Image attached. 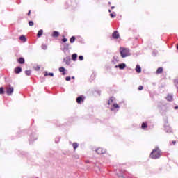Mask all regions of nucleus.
Listing matches in <instances>:
<instances>
[{"label": "nucleus", "mask_w": 178, "mask_h": 178, "mask_svg": "<svg viewBox=\"0 0 178 178\" xmlns=\"http://www.w3.org/2000/svg\"><path fill=\"white\" fill-rule=\"evenodd\" d=\"M161 149H159V147H156L154 149L152 150V152L150 154V158L152 159H158L161 158Z\"/></svg>", "instance_id": "f257e3e1"}, {"label": "nucleus", "mask_w": 178, "mask_h": 178, "mask_svg": "<svg viewBox=\"0 0 178 178\" xmlns=\"http://www.w3.org/2000/svg\"><path fill=\"white\" fill-rule=\"evenodd\" d=\"M120 54L122 58H127V56H130L131 54H130V49L127 48H120Z\"/></svg>", "instance_id": "f03ea898"}, {"label": "nucleus", "mask_w": 178, "mask_h": 178, "mask_svg": "<svg viewBox=\"0 0 178 178\" xmlns=\"http://www.w3.org/2000/svg\"><path fill=\"white\" fill-rule=\"evenodd\" d=\"M6 93L8 95H12V94H13V87H7Z\"/></svg>", "instance_id": "7ed1b4c3"}, {"label": "nucleus", "mask_w": 178, "mask_h": 178, "mask_svg": "<svg viewBox=\"0 0 178 178\" xmlns=\"http://www.w3.org/2000/svg\"><path fill=\"white\" fill-rule=\"evenodd\" d=\"M96 152L99 154H105V152H106V150L102 148H98L97 149H96Z\"/></svg>", "instance_id": "20e7f679"}, {"label": "nucleus", "mask_w": 178, "mask_h": 178, "mask_svg": "<svg viewBox=\"0 0 178 178\" xmlns=\"http://www.w3.org/2000/svg\"><path fill=\"white\" fill-rule=\"evenodd\" d=\"M115 69H118V67H119V69L123 70L126 67V64L121 63V64H119L118 65H115Z\"/></svg>", "instance_id": "39448f33"}, {"label": "nucleus", "mask_w": 178, "mask_h": 178, "mask_svg": "<svg viewBox=\"0 0 178 178\" xmlns=\"http://www.w3.org/2000/svg\"><path fill=\"white\" fill-rule=\"evenodd\" d=\"M112 35L113 38H114L115 40H118V38H119V32H118V31H115Z\"/></svg>", "instance_id": "423d86ee"}, {"label": "nucleus", "mask_w": 178, "mask_h": 178, "mask_svg": "<svg viewBox=\"0 0 178 178\" xmlns=\"http://www.w3.org/2000/svg\"><path fill=\"white\" fill-rule=\"evenodd\" d=\"M84 99H83V96H79L76 98V102L77 104H81V102H83Z\"/></svg>", "instance_id": "0eeeda50"}, {"label": "nucleus", "mask_w": 178, "mask_h": 178, "mask_svg": "<svg viewBox=\"0 0 178 178\" xmlns=\"http://www.w3.org/2000/svg\"><path fill=\"white\" fill-rule=\"evenodd\" d=\"M63 62H65L66 65H70V58L66 57L63 59Z\"/></svg>", "instance_id": "6e6552de"}, {"label": "nucleus", "mask_w": 178, "mask_h": 178, "mask_svg": "<svg viewBox=\"0 0 178 178\" xmlns=\"http://www.w3.org/2000/svg\"><path fill=\"white\" fill-rule=\"evenodd\" d=\"M59 72H60V73H63V76H65V74H66V69H65L63 67H60L59 68Z\"/></svg>", "instance_id": "1a4fd4ad"}, {"label": "nucleus", "mask_w": 178, "mask_h": 178, "mask_svg": "<svg viewBox=\"0 0 178 178\" xmlns=\"http://www.w3.org/2000/svg\"><path fill=\"white\" fill-rule=\"evenodd\" d=\"M15 72L16 73V74H19V73H22V68L20 67H17L15 69Z\"/></svg>", "instance_id": "9d476101"}, {"label": "nucleus", "mask_w": 178, "mask_h": 178, "mask_svg": "<svg viewBox=\"0 0 178 178\" xmlns=\"http://www.w3.org/2000/svg\"><path fill=\"white\" fill-rule=\"evenodd\" d=\"M119 61V57H118V56H113V60H112L113 63H114V65H116V62Z\"/></svg>", "instance_id": "9b49d317"}, {"label": "nucleus", "mask_w": 178, "mask_h": 178, "mask_svg": "<svg viewBox=\"0 0 178 178\" xmlns=\"http://www.w3.org/2000/svg\"><path fill=\"white\" fill-rule=\"evenodd\" d=\"M17 62L20 63V65H24V58L20 57L18 60Z\"/></svg>", "instance_id": "f8f14e48"}, {"label": "nucleus", "mask_w": 178, "mask_h": 178, "mask_svg": "<svg viewBox=\"0 0 178 178\" xmlns=\"http://www.w3.org/2000/svg\"><path fill=\"white\" fill-rule=\"evenodd\" d=\"M165 131H166V133H172V128H170V127L169 126H165Z\"/></svg>", "instance_id": "ddd939ff"}, {"label": "nucleus", "mask_w": 178, "mask_h": 178, "mask_svg": "<svg viewBox=\"0 0 178 178\" xmlns=\"http://www.w3.org/2000/svg\"><path fill=\"white\" fill-rule=\"evenodd\" d=\"M114 102H115V97H111L110 98V99L108 100V105H112V104H113Z\"/></svg>", "instance_id": "4468645a"}, {"label": "nucleus", "mask_w": 178, "mask_h": 178, "mask_svg": "<svg viewBox=\"0 0 178 178\" xmlns=\"http://www.w3.org/2000/svg\"><path fill=\"white\" fill-rule=\"evenodd\" d=\"M44 33V31L42 29H40V31H38V34H37V37L38 38H40V37H41V35H42V34Z\"/></svg>", "instance_id": "2eb2a0df"}, {"label": "nucleus", "mask_w": 178, "mask_h": 178, "mask_svg": "<svg viewBox=\"0 0 178 178\" xmlns=\"http://www.w3.org/2000/svg\"><path fill=\"white\" fill-rule=\"evenodd\" d=\"M163 72V68L162 67H159V68L157 69L156 73L157 74H159L162 73Z\"/></svg>", "instance_id": "dca6fc26"}, {"label": "nucleus", "mask_w": 178, "mask_h": 178, "mask_svg": "<svg viewBox=\"0 0 178 178\" xmlns=\"http://www.w3.org/2000/svg\"><path fill=\"white\" fill-rule=\"evenodd\" d=\"M19 40L23 42H26L27 41V39H26V36L23 35L19 37Z\"/></svg>", "instance_id": "f3484780"}, {"label": "nucleus", "mask_w": 178, "mask_h": 178, "mask_svg": "<svg viewBox=\"0 0 178 178\" xmlns=\"http://www.w3.org/2000/svg\"><path fill=\"white\" fill-rule=\"evenodd\" d=\"M136 72L137 73H141V67H140L139 65H136Z\"/></svg>", "instance_id": "a211bd4d"}, {"label": "nucleus", "mask_w": 178, "mask_h": 178, "mask_svg": "<svg viewBox=\"0 0 178 178\" xmlns=\"http://www.w3.org/2000/svg\"><path fill=\"white\" fill-rule=\"evenodd\" d=\"M52 37H55V38L59 37V32L56 31H54L53 32Z\"/></svg>", "instance_id": "6ab92c4d"}, {"label": "nucleus", "mask_w": 178, "mask_h": 178, "mask_svg": "<svg viewBox=\"0 0 178 178\" xmlns=\"http://www.w3.org/2000/svg\"><path fill=\"white\" fill-rule=\"evenodd\" d=\"M167 101H172L173 99V96L168 95L166 97Z\"/></svg>", "instance_id": "aec40b11"}, {"label": "nucleus", "mask_w": 178, "mask_h": 178, "mask_svg": "<svg viewBox=\"0 0 178 178\" xmlns=\"http://www.w3.org/2000/svg\"><path fill=\"white\" fill-rule=\"evenodd\" d=\"M72 146H73L74 149L76 150L79 147V144H77V143H74Z\"/></svg>", "instance_id": "412c9836"}, {"label": "nucleus", "mask_w": 178, "mask_h": 178, "mask_svg": "<svg viewBox=\"0 0 178 178\" xmlns=\"http://www.w3.org/2000/svg\"><path fill=\"white\" fill-rule=\"evenodd\" d=\"M70 41L71 42V44H73V42H74V41H76V37L72 36L70 39Z\"/></svg>", "instance_id": "4be33fe9"}, {"label": "nucleus", "mask_w": 178, "mask_h": 178, "mask_svg": "<svg viewBox=\"0 0 178 178\" xmlns=\"http://www.w3.org/2000/svg\"><path fill=\"white\" fill-rule=\"evenodd\" d=\"M72 58V60H76L77 59V54H73Z\"/></svg>", "instance_id": "5701e85b"}, {"label": "nucleus", "mask_w": 178, "mask_h": 178, "mask_svg": "<svg viewBox=\"0 0 178 178\" xmlns=\"http://www.w3.org/2000/svg\"><path fill=\"white\" fill-rule=\"evenodd\" d=\"M44 76H51V77H54V73H52V72H49V73L45 72Z\"/></svg>", "instance_id": "b1692460"}, {"label": "nucleus", "mask_w": 178, "mask_h": 178, "mask_svg": "<svg viewBox=\"0 0 178 178\" xmlns=\"http://www.w3.org/2000/svg\"><path fill=\"white\" fill-rule=\"evenodd\" d=\"M142 129H147L148 127V125L146 122H143L141 126Z\"/></svg>", "instance_id": "393cba45"}, {"label": "nucleus", "mask_w": 178, "mask_h": 178, "mask_svg": "<svg viewBox=\"0 0 178 178\" xmlns=\"http://www.w3.org/2000/svg\"><path fill=\"white\" fill-rule=\"evenodd\" d=\"M41 48L42 49H44V51H45L47 49L48 46H47V44H42Z\"/></svg>", "instance_id": "a878e982"}, {"label": "nucleus", "mask_w": 178, "mask_h": 178, "mask_svg": "<svg viewBox=\"0 0 178 178\" xmlns=\"http://www.w3.org/2000/svg\"><path fill=\"white\" fill-rule=\"evenodd\" d=\"M25 74H26V76H30V74H31V70H26Z\"/></svg>", "instance_id": "bb28decb"}, {"label": "nucleus", "mask_w": 178, "mask_h": 178, "mask_svg": "<svg viewBox=\"0 0 178 178\" xmlns=\"http://www.w3.org/2000/svg\"><path fill=\"white\" fill-rule=\"evenodd\" d=\"M113 108H115V109H118V108H120L119 104H116V103L113 104Z\"/></svg>", "instance_id": "cd10ccee"}, {"label": "nucleus", "mask_w": 178, "mask_h": 178, "mask_svg": "<svg viewBox=\"0 0 178 178\" xmlns=\"http://www.w3.org/2000/svg\"><path fill=\"white\" fill-rule=\"evenodd\" d=\"M64 49H66V50L69 49V44L67 43L64 44Z\"/></svg>", "instance_id": "c85d7f7f"}, {"label": "nucleus", "mask_w": 178, "mask_h": 178, "mask_svg": "<svg viewBox=\"0 0 178 178\" xmlns=\"http://www.w3.org/2000/svg\"><path fill=\"white\" fill-rule=\"evenodd\" d=\"M0 94H5V90H3V87L0 88Z\"/></svg>", "instance_id": "c756f323"}, {"label": "nucleus", "mask_w": 178, "mask_h": 178, "mask_svg": "<svg viewBox=\"0 0 178 178\" xmlns=\"http://www.w3.org/2000/svg\"><path fill=\"white\" fill-rule=\"evenodd\" d=\"M29 25L31 26H34V22L33 21H29Z\"/></svg>", "instance_id": "7c9ffc66"}, {"label": "nucleus", "mask_w": 178, "mask_h": 178, "mask_svg": "<svg viewBox=\"0 0 178 178\" xmlns=\"http://www.w3.org/2000/svg\"><path fill=\"white\" fill-rule=\"evenodd\" d=\"M79 60H84V56H79Z\"/></svg>", "instance_id": "2f4dec72"}, {"label": "nucleus", "mask_w": 178, "mask_h": 178, "mask_svg": "<svg viewBox=\"0 0 178 178\" xmlns=\"http://www.w3.org/2000/svg\"><path fill=\"white\" fill-rule=\"evenodd\" d=\"M144 88V87L143 86H140L138 88V90L139 91H141V90H143Z\"/></svg>", "instance_id": "473e14b6"}, {"label": "nucleus", "mask_w": 178, "mask_h": 178, "mask_svg": "<svg viewBox=\"0 0 178 178\" xmlns=\"http://www.w3.org/2000/svg\"><path fill=\"white\" fill-rule=\"evenodd\" d=\"M40 65H37V67H35V70H36V71L40 70Z\"/></svg>", "instance_id": "72a5a7b5"}, {"label": "nucleus", "mask_w": 178, "mask_h": 178, "mask_svg": "<svg viewBox=\"0 0 178 178\" xmlns=\"http://www.w3.org/2000/svg\"><path fill=\"white\" fill-rule=\"evenodd\" d=\"M70 79H71L70 76H67L65 78L66 81H70Z\"/></svg>", "instance_id": "f704fd0d"}, {"label": "nucleus", "mask_w": 178, "mask_h": 178, "mask_svg": "<svg viewBox=\"0 0 178 178\" xmlns=\"http://www.w3.org/2000/svg\"><path fill=\"white\" fill-rule=\"evenodd\" d=\"M62 41L63 42H66L67 41V39L66 38H64L62 39Z\"/></svg>", "instance_id": "c9c22d12"}, {"label": "nucleus", "mask_w": 178, "mask_h": 178, "mask_svg": "<svg viewBox=\"0 0 178 178\" xmlns=\"http://www.w3.org/2000/svg\"><path fill=\"white\" fill-rule=\"evenodd\" d=\"M111 17H115L116 15H114L113 13L110 14Z\"/></svg>", "instance_id": "e433bc0d"}, {"label": "nucleus", "mask_w": 178, "mask_h": 178, "mask_svg": "<svg viewBox=\"0 0 178 178\" xmlns=\"http://www.w3.org/2000/svg\"><path fill=\"white\" fill-rule=\"evenodd\" d=\"M31 13V10H29V11L28 12V16H30Z\"/></svg>", "instance_id": "4c0bfd02"}, {"label": "nucleus", "mask_w": 178, "mask_h": 178, "mask_svg": "<svg viewBox=\"0 0 178 178\" xmlns=\"http://www.w3.org/2000/svg\"><path fill=\"white\" fill-rule=\"evenodd\" d=\"M174 109H178V106H175Z\"/></svg>", "instance_id": "58836bf2"}, {"label": "nucleus", "mask_w": 178, "mask_h": 178, "mask_svg": "<svg viewBox=\"0 0 178 178\" xmlns=\"http://www.w3.org/2000/svg\"><path fill=\"white\" fill-rule=\"evenodd\" d=\"M172 144H174V145L176 144V140H173Z\"/></svg>", "instance_id": "ea45409f"}, {"label": "nucleus", "mask_w": 178, "mask_h": 178, "mask_svg": "<svg viewBox=\"0 0 178 178\" xmlns=\"http://www.w3.org/2000/svg\"><path fill=\"white\" fill-rule=\"evenodd\" d=\"M120 178H124L123 175L120 176Z\"/></svg>", "instance_id": "a19ab883"}, {"label": "nucleus", "mask_w": 178, "mask_h": 178, "mask_svg": "<svg viewBox=\"0 0 178 178\" xmlns=\"http://www.w3.org/2000/svg\"><path fill=\"white\" fill-rule=\"evenodd\" d=\"M111 9H115V6H112V7H111Z\"/></svg>", "instance_id": "79ce46f5"}, {"label": "nucleus", "mask_w": 178, "mask_h": 178, "mask_svg": "<svg viewBox=\"0 0 178 178\" xmlns=\"http://www.w3.org/2000/svg\"><path fill=\"white\" fill-rule=\"evenodd\" d=\"M108 12L111 13V12H112V10H108Z\"/></svg>", "instance_id": "37998d69"}, {"label": "nucleus", "mask_w": 178, "mask_h": 178, "mask_svg": "<svg viewBox=\"0 0 178 178\" xmlns=\"http://www.w3.org/2000/svg\"><path fill=\"white\" fill-rule=\"evenodd\" d=\"M72 79L73 80H74V76H72Z\"/></svg>", "instance_id": "c03bdc74"}, {"label": "nucleus", "mask_w": 178, "mask_h": 178, "mask_svg": "<svg viewBox=\"0 0 178 178\" xmlns=\"http://www.w3.org/2000/svg\"><path fill=\"white\" fill-rule=\"evenodd\" d=\"M108 4L111 5V2H108Z\"/></svg>", "instance_id": "a18cd8bd"}, {"label": "nucleus", "mask_w": 178, "mask_h": 178, "mask_svg": "<svg viewBox=\"0 0 178 178\" xmlns=\"http://www.w3.org/2000/svg\"><path fill=\"white\" fill-rule=\"evenodd\" d=\"M111 111H113V108H111Z\"/></svg>", "instance_id": "49530a36"}]
</instances>
